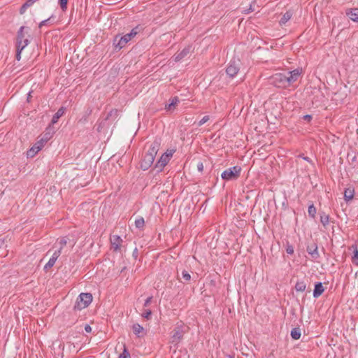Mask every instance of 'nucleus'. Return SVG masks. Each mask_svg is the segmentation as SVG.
Here are the masks:
<instances>
[{
    "label": "nucleus",
    "mask_w": 358,
    "mask_h": 358,
    "mask_svg": "<svg viewBox=\"0 0 358 358\" xmlns=\"http://www.w3.org/2000/svg\"><path fill=\"white\" fill-rule=\"evenodd\" d=\"M118 358H131V355L125 345H124L123 352L119 355Z\"/></svg>",
    "instance_id": "34"
},
{
    "label": "nucleus",
    "mask_w": 358,
    "mask_h": 358,
    "mask_svg": "<svg viewBox=\"0 0 358 358\" xmlns=\"http://www.w3.org/2000/svg\"><path fill=\"white\" fill-rule=\"evenodd\" d=\"M179 102H180V101H179L178 97V96H174V97H173L171 99V103H169V104H166L165 106V109L166 110H169V111L173 110L175 107H176V106H177Z\"/></svg>",
    "instance_id": "21"
},
{
    "label": "nucleus",
    "mask_w": 358,
    "mask_h": 358,
    "mask_svg": "<svg viewBox=\"0 0 358 358\" xmlns=\"http://www.w3.org/2000/svg\"><path fill=\"white\" fill-rule=\"evenodd\" d=\"M210 117L208 115H206L204 116L199 122H198V126H201L203 125L204 123H206V122H208L209 120Z\"/></svg>",
    "instance_id": "39"
},
{
    "label": "nucleus",
    "mask_w": 358,
    "mask_h": 358,
    "mask_svg": "<svg viewBox=\"0 0 358 358\" xmlns=\"http://www.w3.org/2000/svg\"><path fill=\"white\" fill-rule=\"evenodd\" d=\"M191 49L192 46L189 45L187 47H185L180 52H178L175 55L174 60L176 62H180L191 52Z\"/></svg>",
    "instance_id": "14"
},
{
    "label": "nucleus",
    "mask_w": 358,
    "mask_h": 358,
    "mask_svg": "<svg viewBox=\"0 0 358 358\" xmlns=\"http://www.w3.org/2000/svg\"><path fill=\"white\" fill-rule=\"evenodd\" d=\"M145 225L143 217H141L135 220V226L136 228L142 229Z\"/></svg>",
    "instance_id": "32"
},
{
    "label": "nucleus",
    "mask_w": 358,
    "mask_h": 358,
    "mask_svg": "<svg viewBox=\"0 0 358 358\" xmlns=\"http://www.w3.org/2000/svg\"><path fill=\"white\" fill-rule=\"evenodd\" d=\"M241 167L234 166L224 171L221 174V178L224 180H237L241 175Z\"/></svg>",
    "instance_id": "4"
},
{
    "label": "nucleus",
    "mask_w": 358,
    "mask_h": 358,
    "mask_svg": "<svg viewBox=\"0 0 358 358\" xmlns=\"http://www.w3.org/2000/svg\"><path fill=\"white\" fill-rule=\"evenodd\" d=\"M132 256L134 258V259H137L138 257V250L137 248H135V249L132 252Z\"/></svg>",
    "instance_id": "42"
},
{
    "label": "nucleus",
    "mask_w": 358,
    "mask_h": 358,
    "mask_svg": "<svg viewBox=\"0 0 358 358\" xmlns=\"http://www.w3.org/2000/svg\"><path fill=\"white\" fill-rule=\"evenodd\" d=\"M60 250H55L52 255V257L49 259L48 262L45 265L44 269L48 270L52 268L55 264L57 259L61 255Z\"/></svg>",
    "instance_id": "13"
},
{
    "label": "nucleus",
    "mask_w": 358,
    "mask_h": 358,
    "mask_svg": "<svg viewBox=\"0 0 358 358\" xmlns=\"http://www.w3.org/2000/svg\"><path fill=\"white\" fill-rule=\"evenodd\" d=\"M132 330L134 334H136L138 337H141L145 334L144 328L138 323L133 324Z\"/></svg>",
    "instance_id": "18"
},
{
    "label": "nucleus",
    "mask_w": 358,
    "mask_h": 358,
    "mask_svg": "<svg viewBox=\"0 0 358 358\" xmlns=\"http://www.w3.org/2000/svg\"><path fill=\"white\" fill-rule=\"evenodd\" d=\"M56 129L54 126L50 124L43 134L41 141L47 143L52 137Z\"/></svg>",
    "instance_id": "11"
},
{
    "label": "nucleus",
    "mask_w": 358,
    "mask_h": 358,
    "mask_svg": "<svg viewBox=\"0 0 358 358\" xmlns=\"http://www.w3.org/2000/svg\"><path fill=\"white\" fill-rule=\"evenodd\" d=\"M286 252L289 255H292L294 253V248L292 245L289 243L287 244Z\"/></svg>",
    "instance_id": "38"
},
{
    "label": "nucleus",
    "mask_w": 358,
    "mask_h": 358,
    "mask_svg": "<svg viewBox=\"0 0 358 358\" xmlns=\"http://www.w3.org/2000/svg\"><path fill=\"white\" fill-rule=\"evenodd\" d=\"M40 150L41 147H36V145H34L27 151V156L33 157Z\"/></svg>",
    "instance_id": "30"
},
{
    "label": "nucleus",
    "mask_w": 358,
    "mask_h": 358,
    "mask_svg": "<svg viewBox=\"0 0 358 358\" xmlns=\"http://www.w3.org/2000/svg\"><path fill=\"white\" fill-rule=\"evenodd\" d=\"M303 74L302 68H297L287 73H276L270 78L271 83L278 88H287Z\"/></svg>",
    "instance_id": "1"
},
{
    "label": "nucleus",
    "mask_w": 358,
    "mask_h": 358,
    "mask_svg": "<svg viewBox=\"0 0 358 358\" xmlns=\"http://www.w3.org/2000/svg\"><path fill=\"white\" fill-rule=\"evenodd\" d=\"M67 239V237L64 236L59 240L58 243L59 245V248L57 249V250H60V252H62V249L66 245Z\"/></svg>",
    "instance_id": "31"
},
{
    "label": "nucleus",
    "mask_w": 358,
    "mask_h": 358,
    "mask_svg": "<svg viewBox=\"0 0 358 358\" xmlns=\"http://www.w3.org/2000/svg\"><path fill=\"white\" fill-rule=\"evenodd\" d=\"M106 120H104V119L100 122H97L96 124V130L98 132H101L103 129V128L105 127V122Z\"/></svg>",
    "instance_id": "37"
},
{
    "label": "nucleus",
    "mask_w": 358,
    "mask_h": 358,
    "mask_svg": "<svg viewBox=\"0 0 358 358\" xmlns=\"http://www.w3.org/2000/svg\"><path fill=\"white\" fill-rule=\"evenodd\" d=\"M85 330L87 333H90L92 331V327L89 324H86L85 327Z\"/></svg>",
    "instance_id": "47"
},
{
    "label": "nucleus",
    "mask_w": 358,
    "mask_h": 358,
    "mask_svg": "<svg viewBox=\"0 0 358 358\" xmlns=\"http://www.w3.org/2000/svg\"><path fill=\"white\" fill-rule=\"evenodd\" d=\"M312 118L313 117L310 115H303V119L307 122H310L312 120Z\"/></svg>",
    "instance_id": "45"
},
{
    "label": "nucleus",
    "mask_w": 358,
    "mask_h": 358,
    "mask_svg": "<svg viewBox=\"0 0 358 358\" xmlns=\"http://www.w3.org/2000/svg\"><path fill=\"white\" fill-rule=\"evenodd\" d=\"M346 15L354 22H358V8H351L346 12Z\"/></svg>",
    "instance_id": "19"
},
{
    "label": "nucleus",
    "mask_w": 358,
    "mask_h": 358,
    "mask_svg": "<svg viewBox=\"0 0 358 358\" xmlns=\"http://www.w3.org/2000/svg\"><path fill=\"white\" fill-rule=\"evenodd\" d=\"M69 0H59V4L63 11L67 9V4Z\"/></svg>",
    "instance_id": "36"
},
{
    "label": "nucleus",
    "mask_w": 358,
    "mask_h": 358,
    "mask_svg": "<svg viewBox=\"0 0 358 358\" xmlns=\"http://www.w3.org/2000/svg\"><path fill=\"white\" fill-rule=\"evenodd\" d=\"M152 296H149L146 299V300L145 301V303L143 304V306L144 307H147L150 305V303H151L152 301Z\"/></svg>",
    "instance_id": "41"
},
{
    "label": "nucleus",
    "mask_w": 358,
    "mask_h": 358,
    "mask_svg": "<svg viewBox=\"0 0 358 358\" xmlns=\"http://www.w3.org/2000/svg\"><path fill=\"white\" fill-rule=\"evenodd\" d=\"M110 243L111 247L113 249L114 251H118L120 250L122 239L117 235H114L112 237H110Z\"/></svg>",
    "instance_id": "12"
},
{
    "label": "nucleus",
    "mask_w": 358,
    "mask_h": 358,
    "mask_svg": "<svg viewBox=\"0 0 358 358\" xmlns=\"http://www.w3.org/2000/svg\"><path fill=\"white\" fill-rule=\"evenodd\" d=\"M160 145L161 138H155V139L152 143H150V144L147 143V146H148V150L145 152V154L150 155L155 158V156L159 150Z\"/></svg>",
    "instance_id": "7"
},
{
    "label": "nucleus",
    "mask_w": 358,
    "mask_h": 358,
    "mask_svg": "<svg viewBox=\"0 0 358 358\" xmlns=\"http://www.w3.org/2000/svg\"><path fill=\"white\" fill-rule=\"evenodd\" d=\"M118 115V110L117 109H112L104 118V120H108L111 117L115 119Z\"/></svg>",
    "instance_id": "29"
},
{
    "label": "nucleus",
    "mask_w": 358,
    "mask_h": 358,
    "mask_svg": "<svg viewBox=\"0 0 358 358\" xmlns=\"http://www.w3.org/2000/svg\"><path fill=\"white\" fill-rule=\"evenodd\" d=\"M50 19H47V20H43L42 22H40L39 24V27H42L43 26L45 25L47 22Z\"/></svg>",
    "instance_id": "48"
},
{
    "label": "nucleus",
    "mask_w": 358,
    "mask_h": 358,
    "mask_svg": "<svg viewBox=\"0 0 358 358\" xmlns=\"http://www.w3.org/2000/svg\"><path fill=\"white\" fill-rule=\"evenodd\" d=\"M31 92H29V93L28 94L27 99V101H28V102H30V101H31Z\"/></svg>",
    "instance_id": "49"
},
{
    "label": "nucleus",
    "mask_w": 358,
    "mask_h": 358,
    "mask_svg": "<svg viewBox=\"0 0 358 358\" xmlns=\"http://www.w3.org/2000/svg\"><path fill=\"white\" fill-rule=\"evenodd\" d=\"M316 213H317V209H316L315 206H314L313 203H311L308 206V215L312 218H315Z\"/></svg>",
    "instance_id": "26"
},
{
    "label": "nucleus",
    "mask_w": 358,
    "mask_h": 358,
    "mask_svg": "<svg viewBox=\"0 0 358 358\" xmlns=\"http://www.w3.org/2000/svg\"><path fill=\"white\" fill-rule=\"evenodd\" d=\"M154 160L155 157L150 155L145 154L140 164L141 168L143 171L148 170L152 165Z\"/></svg>",
    "instance_id": "9"
},
{
    "label": "nucleus",
    "mask_w": 358,
    "mask_h": 358,
    "mask_svg": "<svg viewBox=\"0 0 358 358\" xmlns=\"http://www.w3.org/2000/svg\"><path fill=\"white\" fill-rule=\"evenodd\" d=\"M152 315V311L150 309H145L144 311L142 313L141 316L143 318H145L147 320H150Z\"/></svg>",
    "instance_id": "35"
},
{
    "label": "nucleus",
    "mask_w": 358,
    "mask_h": 358,
    "mask_svg": "<svg viewBox=\"0 0 358 358\" xmlns=\"http://www.w3.org/2000/svg\"><path fill=\"white\" fill-rule=\"evenodd\" d=\"M292 16V14L289 11H287L281 17L279 23L280 25L285 24L287 22H288Z\"/></svg>",
    "instance_id": "25"
},
{
    "label": "nucleus",
    "mask_w": 358,
    "mask_h": 358,
    "mask_svg": "<svg viewBox=\"0 0 358 358\" xmlns=\"http://www.w3.org/2000/svg\"><path fill=\"white\" fill-rule=\"evenodd\" d=\"M172 151H167L164 153L160 158L157 160L155 165V169H157V171L160 172L163 170L164 167L169 162L172 157Z\"/></svg>",
    "instance_id": "6"
},
{
    "label": "nucleus",
    "mask_w": 358,
    "mask_h": 358,
    "mask_svg": "<svg viewBox=\"0 0 358 358\" xmlns=\"http://www.w3.org/2000/svg\"><path fill=\"white\" fill-rule=\"evenodd\" d=\"M303 157V159L304 160H306V161H307V162H310V158H309L308 157Z\"/></svg>",
    "instance_id": "50"
},
{
    "label": "nucleus",
    "mask_w": 358,
    "mask_h": 358,
    "mask_svg": "<svg viewBox=\"0 0 358 358\" xmlns=\"http://www.w3.org/2000/svg\"><path fill=\"white\" fill-rule=\"evenodd\" d=\"M290 335L292 338L294 340L299 339L301 335V329L299 327L293 328L291 330Z\"/></svg>",
    "instance_id": "24"
},
{
    "label": "nucleus",
    "mask_w": 358,
    "mask_h": 358,
    "mask_svg": "<svg viewBox=\"0 0 358 358\" xmlns=\"http://www.w3.org/2000/svg\"><path fill=\"white\" fill-rule=\"evenodd\" d=\"M239 71L238 64L235 61H231L226 69V73L230 78H234Z\"/></svg>",
    "instance_id": "10"
},
{
    "label": "nucleus",
    "mask_w": 358,
    "mask_h": 358,
    "mask_svg": "<svg viewBox=\"0 0 358 358\" xmlns=\"http://www.w3.org/2000/svg\"><path fill=\"white\" fill-rule=\"evenodd\" d=\"M227 358H234V356L228 355V356H227Z\"/></svg>",
    "instance_id": "51"
},
{
    "label": "nucleus",
    "mask_w": 358,
    "mask_h": 358,
    "mask_svg": "<svg viewBox=\"0 0 358 358\" xmlns=\"http://www.w3.org/2000/svg\"><path fill=\"white\" fill-rule=\"evenodd\" d=\"M45 143L43 142V141H41V139L37 142V143L35 145L36 147H41V149L42 148V147H43V145L45 144Z\"/></svg>",
    "instance_id": "46"
},
{
    "label": "nucleus",
    "mask_w": 358,
    "mask_h": 358,
    "mask_svg": "<svg viewBox=\"0 0 358 358\" xmlns=\"http://www.w3.org/2000/svg\"><path fill=\"white\" fill-rule=\"evenodd\" d=\"M182 278L183 279V281L180 280V278H179V277L178 276V278L183 283H186V282H188L189 281H190L191 280V275L189 273L188 271H185V270H183L182 271Z\"/></svg>",
    "instance_id": "27"
},
{
    "label": "nucleus",
    "mask_w": 358,
    "mask_h": 358,
    "mask_svg": "<svg viewBox=\"0 0 358 358\" xmlns=\"http://www.w3.org/2000/svg\"><path fill=\"white\" fill-rule=\"evenodd\" d=\"M351 248L353 249L352 262L353 264L358 266V248H357V245H352Z\"/></svg>",
    "instance_id": "23"
},
{
    "label": "nucleus",
    "mask_w": 358,
    "mask_h": 358,
    "mask_svg": "<svg viewBox=\"0 0 358 358\" xmlns=\"http://www.w3.org/2000/svg\"><path fill=\"white\" fill-rule=\"evenodd\" d=\"M355 189L352 188H346L344 191V199L346 202L351 201L354 198Z\"/></svg>",
    "instance_id": "20"
},
{
    "label": "nucleus",
    "mask_w": 358,
    "mask_h": 358,
    "mask_svg": "<svg viewBox=\"0 0 358 358\" xmlns=\"http://www.w3.org/2000/svg\"><path fill=\"white\" fill-rule=\"evenodd\" d=\"M306 288V284L303 281H298L295 285V289L297 292H304Z\"/></svg>",
    "instance_id": "28"
},
{
    "label": "nucleus",
    "mask_w": 358,
    "mask_h": 358,
    "mask_svg": "<svg viewBox=\"0 0 358 358\" xmlns=\"http://www.w3.org/2000/svg\"><path fill=\"white\" fill-rule=\"evenodd\" d=\"M136 28L133 29L130 33L125 34L124 36L120 37L116 43L117 36L115 37L114 40V45L116 48H118L119 50L122 49L123 47L125 46V45L131 40L132 38H134L136 34L137 31H136Z\"/></svg>",
    "instance_id": "5"
},
{
    "label": "nucleus",
    "mask_w": 358,
    "mask_h": 358,
    "mask_svg": "<svg viewBox=\"0 0 358 358\" xmlns=\"http://www.w3.org/2000/svg\"><path fill=\"white\" fill-rule=\"evenodd\" d=\"M320 222L323 225L324 228H327V227L329 224V215L326 214L324 212L320 213Z\"/></svg>",
    "instance_id": "22"
},
{
    "label": "nucleus",
    "mask_w": 358,
    "mask_h": 358,
    "mask_svg": "<svg viewBox=\"0 0 358 358\" xmlns=\"http://www.w3.org/2000/svg\"><path fill=\"white\" fill-rule=\"evenodd\" d=\"M22 48L20 47V48H18L17 49H16V55H15V59L17 60V61H20V59H21V52H22Z\"/></svg>",
    "instance_id": "40"
},
{
    "label": "nucleus",
    "mask_w": 358,
    "mask_h": 358,
    "mask_svg": "<svg viewBox=\"0 0 358 358\" xmlns=\"http://www.w3.org/2000/svg\"><path fill=\"white\" fill-rule=\"evenodd\" d=\"M197 169L200 172H202L203 171V164L202 162H200L197 164Z\"/></svg>",
    "instance_id": "44"
},
{
    "label": "nucleus",
    "mask_w": 358,
    "mask_h": 358,
    "mask_svg": "<svg viewBox=\"0 0 358 358\" xmlns=\"http://www.w3.org/2000/svg\"><path fill=\"white\" fill-rule=\"evenodd\" d=\"M306 251L313 260H316L320 257L318 252L317 245L315 242L309 243L307 245Z\"/></svg>",
    "instance_id": "8"
},
{
    "label": "nucleus",
    "mask_w": 358,
    "mask_h": 358,
    "mask_svg": "<svg viewBox=\"0 0 358 358\" xmlns=\"http://www.w3.org/2000/svg\"><path fill=\"white\" fill-rule=\"evenodd\" d=\"M29 41L28 38L24 39L22 43H19V41H16V49L20 47L22 48V50L29 44Z\"/></svg>",
    "instance_id": "33"
},
{
    "label": "nucleus",
    "mask_w": 358,
    "mask_h": 358,
    "mask_svg": "<svg viewBox=\"0 0 358 358\" xmlns=\"http://www.w3.org/2000/svg\"><path fill=\"white\" fill-rule=\"evenodd\" d=\"M0 243L1 244H3V241H0Z\"/></svg>",
    "instance_id": "52"
},
{
    "label": "nucleus",
    "mask_w": 358,
    "mask_h": 358,
    "mask_svg": "<svg viewBox=\"0 0 358 358\" xmlns=\"http://www.w3.org/2000/svg\"><path fill=\"white\" fill-rule=\"evenodd\" d=\"M92 295L90 293H81L73 306L75 310H81L87 307L92 301Z\"/></svg>",
    "instance_id": "3"
},
{
    "label": "nucleus",
    "mask_w": 358,
    "mask_h": 358,
    "mask_svg": "<svg viewBox=\"0 0 358 358\" xmlns=\"http://www.w3.org/2000/svg\"><path fill=\"white\" fill-rule=\"evenodd\" d=\"M188 327L183 323H177L176 326L171 331L170 343L173 345H178L183 338L184 334L187 331Z\"/></svg>",
    "instance_id": "2"
},
{
    "label": "nucleus",
    "mask_w": 358,
    "mask_h": 358,
    "mask_svg": "<svg viewBox=\"0 0 358 358\" xmlns=\"http://www.w3.org/2000/svg\"><path fill=\"white\" fill-rule=\"evenodd\" d=\"M66 108L64 107H61L58 109L56 113L53 115L50 124L54 125L57 123L59 119L64 114Z\"/></svg>",
    "instance_id": "17"
},
{
    "label": "nucleus",
    "mask_w": 358,
    "mask_h": 358,
    "mask_svg": "<svg viewBox=\"0 0 358 358\" xmlns=\"http://www.w3.org/2000/svg\"><path fill=\"white\" fill-rule=\"evenodd\" d=\"M27 8L28 7L24 3L20 8V13L21 15L24 14Z\"/></svg>",
    "instance_id": "43"
},
{
    "label": "nucleus",
    "mask_w": 358,
    "mask_h": 358,
    "mask_svg": "<svg viewBox=\"0 0 358 358\" xmlns=\"http://www.w3.org/2000/svg\"><path fill=\"white\" fill-rule=\"evenodd\" d=\"M324 291V286L322 282H317L315 284V287L313 289V296L315 298H318L320 296Z\"/></svg>",
    "instance_id": "15"
},
{
    "label": "nucleus",
    "mask_w": 358,
    "mask_h": 358,
    "mask_svg": "<svg viewBox=\"0 0 358 358\" xmlns=\"http://www.w3.org/2000/svg\"><path fill=\"white\" fill-rule=\"evenodd\" d=\"M28 29V27L22 26L17 33L16 41H19V43H22L24 39L26 38L25 34L28 33L27 31L26 32L24 31Z\"/></svg>",
    "instance_id": "16"
}]
</instances>
